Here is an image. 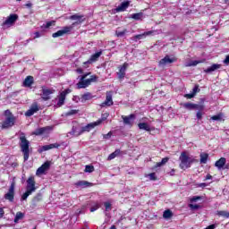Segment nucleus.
Returning a JSON list of instances; mask_svg holds the SVG:
<instances>
[{
  "instance_id": "f257e3e1",
  "label": "nucleus",
  "mask_w": 229,
  "mask_h": 229,
  "mask_svg": "<svg viewBox=\"0 0 229 229\" xmlns=\"http://www.w3.org/2000/svg\"><path fill=\"white\" fill-rule=\"evenodd\" d=\"M20 148L23 154L24 162H27L30 158V140L26 139L24 133H21L20 136Z\"/></svg>"
},
{
  "instance_id": "f03ea898",
  "label": "nucleus",
  "mask_w": 229,
  "mask_h": 229,
  "mask_svg": "<svg viewBox=\"0 0 229 229\" xmlns=\"http://www.w3.org/2000/svg\"><path fill=\"white\" fill-rule=\"evenodd\" d=\"M180 165L179 166L185 171V169H189L192 164H194V158L192 157H190L187 155L186 152L181 153V156L179 157Z\"/></svg>"
},
{
  "instance_id": "7ed1b4c3",
  "label": "nucleus",
  "mask_w": 229,
  "mask_h": 229,
  "mask_svg": "<svg viewBox=\"0 0 229 229\" xmlns=\"http://www.w3.org/2000/svg\"><path fill=\"white\" fill-rule=\"evenodd\" d=\"M4 120L2 123V130H8V128H12L15 124V117L13 114L10 112V110L4 111Z\"/></svg>"
},
{
  "instance_id": "20e7f679",
  "label": "nucleus",
  "mask_w": 229,
  "mask_h": 229,
  "mask_svg": "<svg viewBox=\"0 0 229 229\" xmlns=\"http://www.w3.org/2000/svg\"><path fill=\"white\" fill-rule=\"evenodd\" d=\"M85 78H87V74L81 76V81L77 83V89H87V87H89L92 81H96L98 80L96 75L91 76L90 79L85 80Z\"/></svg>"
},
{
  "instance_id": "39448f33",
  "label": "nucleus",
  "mask_w": 229,
  "mask_h": 229,
  "mask_svg": "<svg viewBox=\"0 0 229 229\" xmlns=\"http://www.w3.org/2000/svg\"><path fill=\"white\" fill-rule=\"evenodd\" d=\"M4 199L11 201V203L15 199V181L12 182L7 193L4 194Z\"/></svg>"
},
{
  "instance_id": "423d86ee",
  "label": "nucleus",
  "mask_w": 229,
  "mask_h": 229,
  "mask_svg": "<svg viewBox=\"0 0 229 229\" xmlns=\"http://www.w3.org/2000/svg\"><path fill=\"white\" fill-rule=\"evenodd\" d=\"M55 90L53 89H47L46 87H42L41 89V98L43 101H49L51 99V94H55Z\"/></svg>"
},
{
  "instance_id": "0eeeda50",
  "label": "nucleus",
  "mask_w": 229,
  "mask_h": 229,
  "mask_svg": "<svg viewBox=\"0 0 229 229\" xmlns=\"http://www.w3.org/2000/svg\"><path fill=\"white\" fill-rule=\"evenodd\" d=\"M53 131L52 126H47V127H41L35 130L34 132H32V135H49Z\"/></svg>"
},
{
  "instance_id": "6e6552de",
  "label": "nucleus",
  "mask_w": 229,
  "mask_h": 229,
  "mask_svg": "<svg viewBox=\"0 0 229 229\" xmlns=\"http://www.w3.org/2000/svg\"><path fill=\"white\" fill-rule=\"evenodd\" d=\"M72 31V26H65L63 27L61 30L55 32L52 34L53 38H58V37H64V35H67V33H71Z\"/></svg>"
},
{
  "instance_id": "1a4fd4ad",
  "label": "nucleus",
  "mask_w": 229,
  "mask_h": 229,
  "mask_svg": "<svg viewBox=\"0 0 229 229\" xmlns=\"http://www.w3.org/2000/svg\"><path fill=\"white\" fill-rule=\"evenodd\" d=\"M177 58L174 56L165 55L163 59L159 61V65L162 67L169 64H174V62H177Z\"/></svg>"
},
{
  "instance_id": "9d476101",
  "label": "nucleus",
  "mask_w": 229,
  "mask_h": 229,
  "mask_svg": "<svg viewBox=\"0 0 229 229\" xmlns=\"http://www.w3.org/2000/svg\"><path fill=\"white\" fill-rule=\"evenodd\" d=\"M40 110L37 102L32 103L30 109L25 113L26 117H31L34 114H37Z\"/></svg>"
},
{
  "instance_id": "9b49d317",
  "label": "nucleus",
  "mask_w": 229,
  "mask_h": 229,
  "mask_svg": "<svg viewBox=\"0 0 229 229\" xmlns=\"http://www.w3.org/2000/svg\"><path fill=\"white\" fill-rule=\"evenodd\" d=\"M51 167V162L47 161L45 162L39 168H38L36 174L37 176H40L46 173V171H49Z\"/></svg>"
},
{
  "instance_id": "f8f14e48",
  "label": "nucleus",
  "mask_w": 229,
  "mask_h": 229,
  "mask_svg": "<svg viewBox=\"0 0 229 229\" xmlns=\"http://www.w3.org/2000/svg\"><path fill=\"white\" fill-rule=\"evenodd\" d=\"M27 191L32 194L37 191V187H35V177L30 176L27 180Z\"/></svg>"
},
{
  "instance_id": "ddd939ff",
  "label": "nucleus",
  "mask_w": 229,
  "mask_h": 229,
  "mask_svg": "<svg viewBox=\"0 0 229 229\" xmlns=\"http://www.w3.org/2000/svg\"><path fill=\"white\" fill-rule=\"evenodd\" d=\"M70 21H77L75 22H73L72 25V28H74V26H76V24H81V22H83V21H85V18L83 15H80V14H73L72 16L69 17Z\"/></svg>"
},
{
  "instance_id": "4468645a",
  "label": "nucleus",
  "mask_w": 229,
  "mask_h": 229,
  "mask_svg": "<svg viewBox=\"0 0 229 229\" xmlns=\"http://www.w3.org/2000/svg\"><path fill=\"white\" fill-rule=\"evenodd\" d=\"M155 33H156L155 30H150V31L144 32L142 34H138V35L132 37L131 40H134V42H137V40H140L142 38H146V37H149L151 35H155Z\"/></svg>"
},
{
  "instance_id": "2eb2a0df",
  "label": "nucleus",
  "mask_w": 229,
  "mask_h": 229,
  "mask_svg": "<svg viewBox=\"0 0 229 229\" xmlns=\"http://www.w3.org/2000/svg\"><path fill=\"white\" fill-rule=\"evenodd\" d=\"M99 124H101V120L90 123L81 129V132L85 133V131H90V130H94V128H96V126H99Z\"/></svg>"
},
{
  "instance_id": "dca6fc26",
  "label": "nucleus",
  "mask_w": 229,
  "mask_h": 229,
  "mask_svg": "<svg viewBox=\"0 0 229 229\" xmlns=\"http://www.w3.org/2000/svg\"><path fill=\"white\" fill-rule=\"evenodd\" d=\"M56 148H60V144L58 143H52L49 145H44L38 148V153H44V151H49V149H55Z\"/></svg>"
},
{
  "instance_id": "f3484780",
  "label": "nucleus",
  "mask_w": 229,
  "mask_h": 229,
  "mask_svg": "<svg viewBox=\"0 0 229 229\" xmlns=\"http://www.w3.org/2000/svg\"><path fill=\"white\" fill-rule=\"evenodd\" d=\"M114 100H112V91L106 92V100L101 104V106H112Z\"/></svg>"
},
{
  "instance_id": "a211bd4d",
  "label": "nucleus",
  "mask_w": 229,
  "mask_h": 229,
  "mask_svg": "<svg viewBox=\"0 0 229 229\" xmlns=\"http://www.w3.org/2000/svg\"><path fill=\"white\" fill-rule=\"evenodd\" d=\"M128 69V64L124 63L123 66L120 67L119 72H117V76L119 80H124L126 76V70Z\"/></svg>"
},
{
  "instance_id": "6ab92c4d",
  "label": "nucleus",
  "mask_w": 229,
  "mask_h": 229,
  "mask_svg": "<svg viewBox=\"0 0 229 229\" xmlns=\"http://www.w3.org/2000/svg\"><path fill=\"white\" fill-rule=\"evenodd\" d=\"M123 119L124 124L129 126H133V122L135 121V114H130L129 116H122Z\"/></svg>"
},
{
  "instance_id": "aec40b11",
  "label": "nucleus",
  "mask_w": 229,
  "mask_h": 229,
  "mask_svg": "<svg viewBox=\"0 0 229 229\" xmlns=\"http://www.w3.org/2000/svg\"><path fill=\"white\" fill-rule=\"evenodd\" d=\"M130 6V1L123 2L116 7V12H124Z\"/></svg>"
},
{
  "instance_id": "412c9836",
  "label": "nucleus",
  "mask_w": 229,
  "mask_h": 229,
  "mask_svg": "<svg viewBox=\"0 0 229 229\" xmlns=\"http://www.w3.org/2000/svg\"><path fill=\"white\" fill-rule=\"evenodd\" d=\"M225 164H226V158L221 157L215 163V165L217 169H223V167H225Z\"/></svg>"
},
{
  "instance_id": "4be33fe9",
  "label": "nucleus",
  "mask_w": 229,
  "mask_h": 229,
  "mask_svg": "<svg viewBox=\"0 0 229 229\" xmlns=\"http://www.w3.org/2000/svg\"><path fill=\"white\" fill-rule=\"evenodd\" d=\"M33 76H27L23 81V87H31L33 85Z\"/></svg>"
},
{
  "instance_id": "5701e85b",
  "label": "nucleus",
  "mask_w": 229,
  "mask_h": 229,
  "mask_svg": "<svg viewBox=\"0 0 229 229\" xmlns=\"http://www.w3.org/2000/svg\"><path fill=\"white\" fill-rule=\"evenodd\" d=\"M92 99V93L87 92L81 95V103H85V101H90Z\"/></svg>"
},
{
  "instance_id": "b1692460",
  "label": "nucleus",
  "mask_w": 229,
  "mask_h": 229,
  "mask_svg": "<svg viewBox=\"0 0 229 229\" xmlns=\"http://www.w3.org/2000/svg\"><path fill=\"white\" fill-rule=\"evenodd\" d=\"M17 19H19V16L17 14H11L7 18V21H4V24H13V22H15Z\"/></svg>"
},
{
  "instance_id": "393cba45",
  "label": "nucleus",
  "mask_w": 229,
  "mask_h": 229,
  "mask_svg": "<svg viewBox=\"0 0 229 229\" xmlns=\"http://www.w3.org/2000/svg\"><path fill=\"white\" fill-rule=\"evenodd\" d=\"M138 128L140 130H145V131H151V127L147 123H140Z\"/></svg>"
},
{
  "instance_id": "a878e982",
  "label": "nucleus",
  "mask_w": 229,
  "mask_h": 229,
  "mask_svg": "<svg viewBox=\"0 0 229 229\" xmlns=\"http://www.w3.org/2000/svg\"><path fill=\"white\" fill-rule=\"evenodd\" d=\"M217 69H221V64H212L208 69L204 70L205 72H214V71H217Z\"/></svg>"
},
{
  "instance_id": "bb28decb",
  "label": "nucleus",
  "mask_w": 229,
  "mask_h": 229,
  "mask_svg": "<svg viewBox=\"0 0 229 229\" xmlns=\"http://www.w3.org/2000/svg\"><path fill=\"white\" fill-rule=\"evenodd\" d=\"M72 133L74 135V137H80L81 135V129H80L79 126H73L72 130Z\"/></svg>"
},
{
  "instance_id": "cd10ccee",
  "label": "nucleus",
  "mask_w": 229,
  "mask_h": 229,
  "mask_svg": "<svg viewBox=\"0 0 229 229\" xmlns=\"http://www.w3.org/2000/svg\"><path fill=\"white\" fill-rule=\"evenodd\" d=\"M65 93H60V95L58 96V102L57 105L58 106H62V105H64V103H65Z\"/></svg>"
},
{
  "instance_id": "c85d7f7f",
  "label": "nucleus",
  "mask_w": 229,
  "mask_h": 229,
  "mask_svg": "<svg viewBox=\"0 0 229 229\" xmlns=\"http://www.w3.org/2000/svg\"><path fill=\"white\" fill-rule=\"evenodd\" d=\"M90 185V182H87V181H79L77 182H75V186L76 187H89Z\"/></svg>"
},
{
  "instance_id": "c756f323",
  "label": "nucleus",
  "mask_w": 229,
  "mask_h": 229,
  "mask_svg": "<svg viewBox=\"0 0 229 229\" xmlns=\"http://www.w3.org/2000/svg\"><path fill=\"white\" fill-rule=\"evenodd\" d=\"M119 155H121V150L116 149L114 152L108 156L107 160H114V158H115V157H119Z\"/></svg>"
},
{
  "instance_id": "7c9ffc66",
  "label": "nucleus",
  "mask_w": 229,
  "mask_h": 229,
  "mask_svg": "<svg viewBox=\"0 0 229 229\" xmlns=\"http://www.w3.org/2000/svg\"><path fill=\"white\" fill-rule=\"evenodd\" d=\"M164 219H171L173 217V211L170 209L165 210L163 213Z\"/></svg>"
},
{
  "instance_id": "2f4dec72",
  "label": "nucleus",
  "mask_w": 229,
  "mask_h": 229,
  "mask_svg": "<svg viewBox=\"0 0 229 229\" xmlns=\"http://www.w3.org/2000/svg\"><path fill=\"white\" fill-rule=\"evenodd\" d=\"M208 160V154L201 153L200 154V164H207Z\"/></svg>"
},
{
  "instance_id": "473e14b6",
  "label": "nucleus",
  "mask_w": 229,
  "mask_h": 229,
  "mask_svg": "<svg viewBox=\"0 0 229 229\" xmlns=\"http://www.w3.org/2000/svg\"><path fill=\"white\" fill-rule=\"evenodd\" d=\"M183 108H186V110H194L195 104L192 103H184L182 104Z\"/></svg>"
},
{
  "instance_id": "72a5a7b5",
  "label": "nucleus",
  "mask_w": 229,
  "mask_h": 229,
  "mask_svg": "<svg viewBox=\"0 0 229 229\" xmlns=\"http://www.w3.org/2000/svg\"><path fill=\"white\" fill-rule=\"evenodd\" d=\"M127 33H128L127 30H121L118 29L115 31L116 37H124V35H126Z\"/></svg>"
},
{
  "instance_id": "f704fd0d",
  "label": "nucleus",
  "mask_w": 229,
  "mask_h": 229,
  "mask_svg": "<svg viewBox=\"0 0 229 229\" xmlns=\"http://www.w3.org/2000/svg\"><path fill=\"white\" fill-rule=\"evenodd\" d=\"M143 17L142 13H133L131 14V19H134V21H140Z\"/></svg>"
},
{
  "instance_id": "c9c22d12",
  "label": "nucleus",
  "mask_w": 229,
  "mask_h": 229,
  "mask_svg": "<svg viewBox=\"0 0 229 229\" xmlns=\"http://www.w3.org/2000/svg\"><path fill=\"white\" fill-rule=\"evenodd\" d=\"M166 162H169V157H165L161 160V162L157 163L156 167H162V165H165Z\"/></svg>"
},
{
  "instance_id": "e433bc0d",
  "label": "nucleus",
  "mask_w": 229,
  "mask_h": 229,
  "mask_svg": "<svg viewBox=\"0 0 229 229\" xmlns=\"http://www.w3.org/2000/svg\"><path fill=\"white\" fill-rule=\"evenodd\" d=\"M22 217H24V214L22 212H17L14 218V223H19Z\"/></svg>"
},
{
  "instance_id": "4c0bfd02",
  "label": "nucleus",
  "mask_w": 229,
  "mask_h": 229,
  "mask_svg": "<svg viewBox=\"0 0 229 229\" xmlns=\"http://www.w3.org/2000/svg\"><path fill=\"white\" fill-rule=\"evenodd\" d=\"M102 52H97L94 55H91L90 57V62H96V60H98V58H99V56H101Z\"/></svg>"
},
{
  "instance_id": "58836bf2",
  "label": "nucleus",
  "mask_w": 229,
  "mask_h": 229,
  "mask_svg": "<svg viewBox=\"0 0 229 229\" xmlns=\"http://www.w3.org/2000/svg\"><path fill=\"white\" fill-rule=\"evenodd\" d=\"M211 119L212 121H223V114L213 115Z\"/></svg>"
},
{
  "instance_id": "ea45409f",
  "label": "nucleus",
  "mask_w": 229,
  "mask_h": 229,
  "mask_svg": "<svg viewBox=\"0 0 229 229\" xmlns=\"http://www.w3.org/2000/svg\"><path fill=\"white\" fill-rule=\"evenodd\" d=\"M31 194L32 193L30 191H28V190H27L26 192L23 193V195L21 196V200L26 201V199H28V197L31 196Z\"/></svg>"
},
{
  "instance_id": "a19ab883",
  "label": "nucleus",
  "mask_w": 229,
  "mask_h": 229,
  "mask_svg": "<svg viewBox=\"0 0 229 229\" xmlns=\"http://www.w3.org/2000/svg\"><path fill=\"white\" fill-rule=\"evenodd\" d=\"M217 216H220L221 217L228 218V212L227 211H217Z\"/></svg>"
},
{
  "instance_id": "79ce46f5",
  "label": "nucleus",
  "mask_w": 229,
  "mask_h": 229,
  "mask_svg": "<svg viewBox=\"0 0 229 229\" xmlns=\"http://www.w3.org/2000/svg\"><path fill=\"white\" fill-rule=\"evenodd\" d=\"M85 173H94V166L87 165L85 167Z\"/></svg>"
},
{
  "instance_id": "37998d69",
  "label": "nucleus",
  "mask_w": 229,
  "mask_h": 229,
  "mask_svg": "<svg viewBox=\"0 0 229 229\" xmlns=\"http://www.w3.org/2000/svg\"><path fill=\"white\" fill-rule=\"evenodd\" d=\"M199 64V61H191L186 64V67H196Z\"/></svg>"
},
{
  "instance_id": "c03bdc74",
  "label": "nucleus",
  "mask_w": 229,
  "mask_h": 229,
  "mask_svg": "<svg viewBox=\"0 0 229 229\" xmlns=\"http://www.w3.org/2000/svg\"><path fill=\"white\" fill-rule=\"evenodd\" d=\"M56 23V21H51L46 23V25H44V28L47 29V28H51V26H55V24Z\"/></svg>"
},
{
  "instance_id": "a18cd8bd",
  "label": "nucleus",
  "mask_w": 229,
  "mask_h": 229,
  "mask_svg": "<svg viewBox=\"0 0 229 229\" xmlns=\"http://www.w3.org/2000/svg\"><path fill=\"white\" fill-rule=\"evenodd\" d=\"M194 110H199V112H201L202 110H205V106L195 104Z\"/></svg>"
},
{
  "instance_id": "49530a36",
  "label": "nucleus",
  "mask_w": 229,
  "mask_h": 229,
  "mask_svg": "<svg viewBox=\"0 0 229 229\" xmlns=\"http://www.w3.org/2000/svg\"><path fill=\"white\" fill-rule=\"evenodd\" d=\"M199 199H201V196H194L190 199V201L191 203H196V201H199Z\"/></svg>"
},
{
  "instance_id": "de8ad7c7",
  "label": "nucleus",
  "mask_w": 229,
  "mask_h": 229,
  "mask_svg": "<svg viewBox=\"0 0 229 229\" xmlns=\"http://www.w3.org/2000/svg\"><path fill=\"white\" fill-rule=\"evenodd\" d=\"M189 207L191 210H198L199 208V205L198 204H190Z\"/></svg>"
},
{
  "instance_id": "09e8293b",
  "label": "nucleus",
  "mask_w": 229,
  "mask_h": 229,
  "mask_svg": "<svg viewBox=\"0 0 229 229\" xmlns=\"http://www.w3.org/2000/svg\"><path fill=\"white\" fill-rule=\"evenodd\" d=\"M106 210L108 212V210H112V204L110 202H105Z\"/></svg>"
},
{
  "instance_id": "8fccbe9b",
  "label": "nucleus",
  "mask_w": 229,
  "mask_h": 229,
  "mask_svg": "<svg viewBox=\"0 0 229 229\" xmlns=\"http://www.w3.org/2000/svg\"><path fill=\"white\" fill-rule=\"evenodd\" d=\"M107 118H108V113H106V114H103L102 118L98 121H101V123H102L103 121H106Z\"/></svg>"
},
{
  "instance_id": "3c124183",
  "label": "nucleus",
  "mask_w": 229,
  "mask_h": 229,
  "mask_svg": "<svg viewBox=\"0 0 229 229\" xmlns=\"http://www.w3.org/2000/svg\"><path fill=\"white\" fill-rule=\"evenodd\" d=\"M99 208V204H95L93 207L90 208V212H96Z\"/></svg>"
},
{
  "instance_id": "603ef678",
  "label": "nucleus",
  "mask_w": 229,
  "mask_h": 229,
  "mask_svg": "<svg viewBox=\"0 0 229 229\" xmlns=\"http://www.w3.org/2000/svg\"><path fill=\"white\" fill-rule=\"evenodd\" d=\"M197 119H199V121H201V119H203V113H201V111L197 112Z\"/></svg>"
},
{
  "instance_id": "864d4df0",
  "label": "nucleus",
  "mask_w": 229,
  "mask_h": 229,
  "mask_svg": "<svg viewBox=\"0 0 229 229\" xmlns=\"http://www.w3.org/2000/svg\"><path fill=\"white\" fill-rule=\"evenodd\" d=\"M78 114V110H71L68 113H66V115H74Z\"/></svg>"
},
{
  "instance_id": "5fc2aeb1",
  "label": "nucleus",
  "mask_w": 229,
  "mask_h": 229,
  "mask_svg": "<svg viewBox=\"0 0 229 229\" xmlns=\"http://www.w3.org/2000/svg\"><path fill=\"white\" fill-rule=\"evenodd\" d=\"M194 93H190V94H185L184 98H187V99H192V98H194Z\"/></svg>"
},
{
  "instance_id": "6e6d98bb",
  "label": "nucleus",
  "mask_w": 229,
  "mask_h": 229,
  "mask_svg": "<svg viewBox=\"0 0 229 229\" xmlns=\"http://www.w3.org/2000/svg\"><path fill=\"white\" fill-rule=\"evenodd\" d=\"M42 199V195L38 194L36 197H34L33 201H40Z\"/></svg>"
},
{
  "instance_id": "4d7b16f0",
  "label": "nucleus",
  "mask_w": 229,
  "mask_h": 229,
  "mask_svg": "<svg viewBox=\"0 0 229 229\" xmlns=\"http://www.w3.org/2000/svg\"><path fill=\"white\" fill-rule=\"evenodd\" d=\"M73 101H75V103H80V101H81V98L75 96L73 97Z\"/></svg>"
},
{
  "instance_id": "13d9d810",
  "label": "nucleus",
  "mask_w": 229,
  "mask_h": 229,
  "mask_svg": "<svg viewBox=\"0 0 229 229\" xmlns=\"http://www.w3.org/2000/svg\"><path fill=\"white\" fill-rule=\"evenodd\" d=\"M61 94H64V96L66 97L67 94H71V89H67L62 91Z\"/></svg>"
},
{
  "instance_id": "bf43d9fd",
  "label": "nucleus",
  "mask_w": 229,
  "mask_h": 229,
  "mask_svg": "<svg viewBox=\"0 0 229 229\" xmlns=\"http://www.w3.org/2000/svg\"><path fill=\"white\" fill-rule=\"evenodd\" d=\"M112 137V131H109L107 134L104 135V139H110Z\"/></svg>"
},
{
  "instance_id": "052dcab7",
  "label": "nucleus",
  "mask_w": 229,
  "mask_h": 229,
  "mask_svg": "<svg viewBox=\"0 0 229 229\" xmlns=\"http://www.w3.org/2000/svg\"><path fill=\"white\" fill-rule=\"evenodd\" d=\"M224 64L225 65H228L229 64V55H226L225 59L224 60Z\"/></svg>"
},
{
  "instance_id": "680f3d73",
  "label": "nucleus",
  "mask_w": 229,
  "mask_h": 229,
  "mask_svg": "<svg viewBox=\"0 0 229 229\" xmlns=\"http://www.w3.org/2000/svg\"><path fill=\"white\" fill-rule=\"evenodd\" d=\"M150 180H157V177L155 176V173H152L150 174H148Z\"/></svg>"
},
{
  "instance_id": "e2e57ef3",
  "label": "nucleus",
  "mask_w": 229,
  "mask_h": 229,
  "mask_svg": "<svg viewBox=\"0 0 229 229\" xmlns=\"http://www.w3.org/2000/svg\"><path fill=\"white\" fill-rule=\"evenodd\" d=\"M4 216V209L3 208H0V219Z\"/></svg>"
},
{
  "instance_id": "0e129e2a",
  "label": "nucleus",
  "mask_w": 229,
  "mask_h": 229,
  "mask_svg": "<svg viewBox=\"0 0 229 229\" xmlns=\"http://www.w3.org/2000/svg\"><path fill=\"white\" fill-rule=\"evenodd\" d=\"M216 226H217V225H216L215 224H213V225L208 226L206 229H216Z\"/></svg>"
},
{
  "instance_id": "69168bd1",
  "label": "nucleus",
  "mask_w": 229,
  "mask_h": 229,
  "mask_svg": "<svg viewBox=\"0 0 229 229\" xmlns=\"http://www.w3.org/2000/svg\"><path fill=\"white\" fill-rule=\"evenodd\" d=\"M197 93H198V86H195V87L193 88V92H192V94H194V96H196Z\"/></svg>"
},
{
  "instance_id": "338daca9",
  "label": "nucleus",
  "mask_w": 229,
  "mask_h": 229,
  "mask_svg": "<svg viewBox=\"0 0 229 229\" xmlns=\"http://www.w3.org/2000/svg\"><path fill=\"white\" fill-rule=\"evenodd\" d=\"M25 6L27 7V8H31L32 6H33V4H31V3H27L26 4H25Z\"/></svg>"
},
{
  "instance_id": "774afa93",
  "label": "nucleus",
  "mask_w": 229,
  "mask_h": 229,
  "mask_svg": "<svg viewBox=\"0 0 229 229\" xmlns=\"http://www.w3.org/2000/svg\"><path fill=\"white\" fill-rule=\"evenodd\" d=\"M206 180H212V175H210V174H208L206 175Z\"/></svg>"
}]
</instances>
